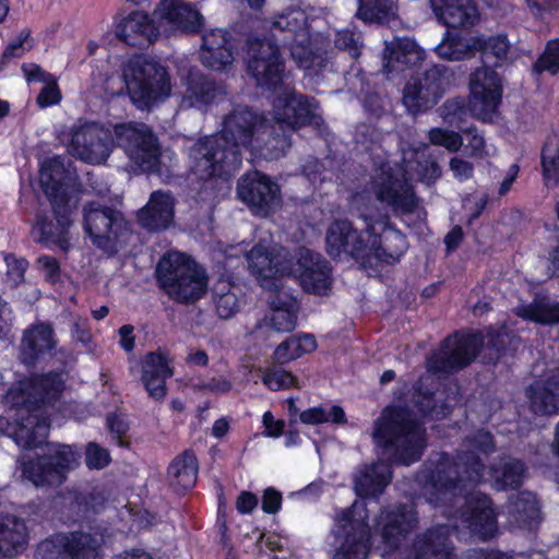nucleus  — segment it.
Instances as JSON below:
<instances>
[{"label":"nucleus","mask_w":559,"mask_h":559,"mask_svg":"<svg viewBox=\"0 0 559 559\" xmlns=\"http://www.w3.org/2000/svg\"><path fill=\"white\" fill-rule=\"evenodd\" d=\"M248 71L261 87L273 90L270 115L273 126L246 107L229 114L219 134L205 136L190 150L191 170L203 180L229 176L241 164V148L262 151L278 158L290 146L289 133L306 124L320 123L316 103L297 94L286 81L284 62L276 44L266 39L248 41Z\"/></svg>","instance_id":"nucleus-1"},{"label":"nucleus","mask_w":559,"mask_h":559,"mask_svg":"<svg viewBox=\"0 0 559 559\" xmlns=\"http://www.w3.org/2000/svg\"><path fill=\"white\" fill-rule=\"evenodd\" d=\"M469 442L473 451L485 454L493 447L492 437L485 431H478ZM523 475V464L515 460H508L501 467H492L484 473L480 471L479 456L474 452L461 455L455 463H452L448 455H441L424 487V495L427 501L435 506L464 504L465 511L460 515L462 527L486 539L497 530L496 513L488 497L479 492H468L466 497H460L456 491L462 492L481 480L491 481L498 490L516 488Z\"/></svg>","instance_id":"nucleus-2"},{"label":"nucleus","mask_w":559,"mask_h":559,"mask_svg":"<svg viewBox=\"0 0 559 559\" xmlns=\"http://www.w3.org/2000/svg\"><path fill=\"white\" fill-rule=\"evenodd\" d=\"M360 218L364 222L360 231L348 219H335L330 224L325 234L326 253L337 260L397 262L408 248L406 236L386 216L365 213Z\"/></svg>","instance_id":"nucleus-3"},{"label":"nucleus","mask_w":559,"mask_h":559,"mask_svg":"<svg viewBox=\"0 0 559 559\" xmlns=\"http://www.w3.org/2000/svg\"><path fill=\"white\" fill-rule=\"evenodd\" d=\"M108 95L128 93L139 109L151 110L171 95L170 75L167 69L154 59L135 55L124 60L109 58L93 73Z\"/></svg>","instance_id":"nucleus-4"},{"label":"nucleus","mask_w":559,"mask_h":559,"mask_svg":"<svg viewBox=\"0 0 559 559\" xmlns=\"http://www.w3.org/2000/svg\"><path fill=\"white\" fill-rule=\"evenodd\" d=\"M63 379L59 373L36 376L12 386L5 400L16 408L12 438L24 449L39 447L46 440L49 424L41 405L56 400L63 390Z\"/></svg>","instance_id":"nucleus-5"},{"label":"nucleus","mask_w":559,"mask_h":559,"mask_svg":"<svg viewBox=\"0 0 559 559\" xmlns=\"http://www.w3.org/2000/svg\"><path fill=\"white\" fill-rule=\"evenodd\" d=\"M372 439L383 455L404 465L418 461L426 445L420 424L403 408L388 407L374 424Z\"/></svg>","instance_id":"nucleus-6"},{"label":"nucleus","mask_w":559,"mask_h":559,"mask_svg":"<svg viewBox=\"0 0 559 559\" xmlns=\"http://www.w3.org/2000/svg\"><path fill=\"white\" fill-rule=\"evenodd\" d=\"M403 154L405 168H393L385 164L376 171L372 178V191L377 199L390 206L396 215L413 213L417 207V200L406 177V175L411 176V170L414 169L418 179L426 182L435 181L440 176V168L436 162L427 160L425 164L418 162L417 167L414 168L407 153Z\"/></svg>","instance_id":"nucleus-7"},{"label":"nucleus","mask_w":559,"mask_h":559,"mask_svg":"<svg viewBox=\"0 0 559 559\" xmlns=\"http://www.w3.org/2000/svg\"><path fill=\"white\" fill-rule=\"evenodd\" d=\"M69 177L63 159L53 156L41 163L39 170V182L45 194L50 199L57 217V225L48 223L45 219H38L33 228V234L38 240L53 243L67 250L69 243L68 228L72 223V210L64 198L63 186Z\"/></svg>","instance_id":"nucleus-8"},{"label":"nucleus","mask_w":559,"mask_h":559,"mask_svg":"<svg viewBox=\"0 0 559 559\" xmlns=\"http://www.w3.org/2000/svg\"><path fill=\"white\" fill-rule=\"evenodd\" d=\"M156 271L160 287L177 302H194L206 292L205 271L185 253H166L159 260Z\"/></svg>","instance_id":"nucleus-9"},{"label":"nucleus","mask_w":559,"mask_h":559,"mask_svg":"<svg viewBox=\"0 0 559 559\" xmlns=\"http://www.w3.org/2000/svg\"><path fill=\"white\" fill-rule=\"evenodd\" d=\"M230 251L235 252L225 251V254L234 257L238 252L246 253L250 274L266 290L277 289L293 271V260L287 250L278 246L271 247L260 242L248 251L240 243L231 246Z\"/></svg>","instance_id":"nucleus-10"},{"label":"nucleus","mask_w":559,"mask_h":559,"mask_svg":"<svg viewBox=\"0 0 559 559\" xmlns=\"http://www.w3.org/2000/svg\"><path fill=\"white\" fill-rule=\"evenodd\" d=\"M307 20L304 10L289 9L274 15L267 23V29L274 36L281 34V40L289 43L292 57L302 69L321 66L322 62L321 57L309 47L311 35Z\"/></svg>","instance_id":"nucleus-11"},{"label":"nucleus","mask_w":559,"mask_h":559,"mask_svg":"<svg viewBox=\"0 0 559 559\" xmlns=\"http://www.w3.org/2000/svg\"><path fill=\"white\" fill-rule=\"evenodd\" d=\"M83 227L93 245L107 253L117 252L130 236L128 223L119 212L94 202L84 207Z\"/></svg>","instance_id":"nucleus-12"},{"label":"nucleus","mask_w":559,"mask_h":559,"mask_svg":"<svg viewBox=\"0 0 559 559\" xmlns=\"http://www.w3.org/2000/svg\"><path fill=\"white\" fill-rule=\"evenodd\" d=\"M367 513L364 502L355 501L350 509L335 514V538L341 545L333 559H366L367 542L370 531L366 523Z\"/></svg>","instance_id":"nucleus-13"},{"label":"nucleus","mask_w":559,"mask_h":559,"mask_svg":"<svg viewBox=\"0 0 559 559\" xmlns=\"http://www.w3.org/2000/svg\"><path fill=\"white\" fill-rule=\"evenodd\" d=\"M114 133L117 144L143 171L158 170L159 146L156 138L146 126L122 123L115 127Z\"/></svg>","instance_id":"nucleus-14"},{"label":"nucleus","mask_w":559,"mask_h":559,"mask_svg":"<svg viewBox=\"0 0 559 559\" xmlns=\"http://www.w3.org/2000/svg\"><path fill=\"white\" fill-rule=\"evenodd\" d=\"M112 146L111 131L98 123H78L71 129L68 151L84 163L96 165L106 162Z\"/></svg>","instance_id":"nucleus-15"},{"label":"nucleus","mask_w":559,"mask_h":559,"mask_svg":"<svg viewBox=\"0 0 559 559\" xmlns=\"http://www.w3.org/2000/svg\"><path fill=\"white\" fill-rule=\"evenodd\" d=\"M80 452L67 444H49L47 459L43 462H28L23 466L24 476L36 487L60 485L64 473L79 464Z\"/></svg>","instance_id":"nucleus-16"},{"label":"nucleus","mask_w":559,"mask_h":559,"mask_svg":"<svg viewBox=\"0 0 559 559\" xmlns=\"http://www.w3.org/2000/svg\"><path fill=\"white\" fill-rule=\"evenodd\" d=\"M450 86V75L439 67L412 78L405 88L403 103L412 114L431 108Z\"/></svg>","instance_id":"nucleus-17"},{"label":"nucleus","mask_w":559,"mask_h":559,"mask_svg":"<svg viewBox=\"0 0 559 559\" xmlns=\"http://www.w3.org/2000/svg\"><path fill=\"white\" fill-rule=\"evenodd\" d=\"M469 111L478 119L490 121L501 98L498 74L489 68H479L469 80Z\"/></svg>","instance_id":"nucleus-18"},{"label":"nucleus","mask_w":559,"mask_h":559,"mask_svg":"<svg viewBox=\"0 0 559 559\" xmlns=\"http://www.w3.org/2000/svg\"><path fill=\"white\" fill-rule=\"evenodd\" d=\"M99 540L87 533L57 535L39 545L40 559H99Z\"/></svg>","instance_id":"nucleus-19"},{"label":"nucleus","mask_w":559,"mask_h":559,"mask_svg":"<svg viewBox=\"0 0 559 559\" xmlns=\"http://www.w3.org/2000/svg\"><path fill=\"white\" fill-rule=\"evenodd\" d=\"M238 195L255 214L261 216H267L281 205L277 183L258 171L241 178L238 183Z\"/></svg>","instance_id":"nucleus-20"},{"label":"nucleus","mask_w":559,"mask_h":559,"mask_svg":"<svg viewBox=\"0 0 559 559\" xmlns=\"http://www.w3.org/2000/svg\"><path fill=\"white\" fill-rule=\"evenodd\" d=\"M295 258L290 275L299 280L306 292L325 294L331 284L329 263L321 254L307 248L299 249Z\"/></svg>","instance_id":"nucleus-21"},{"label":"nucleus","mask_w":559,"mask_h":559,"mask_svg":"<svg viewBox=\"0 0 559 559\" xmlns=\"http://www.w3.org/2000/svg\"><path fill=\"white\" fill-rule=\"evenodd\" d=\"M480 334H455L445 340L437 359L439 365L432 361L430 367L437 371H448L467 366L476 356L483 344Z\"/></svg>","instance_id":"nucleus-22"},{"label":"nucleus","mask_w":559,"mask_h":559,"mask_svg":"<svg viewBox=\"0 0 559 559\" xmlns=\"http://www.w3.org/2000/svg\"><path fill=\"white\" fill-rule=\"evenodd\" d=\"M169 355L163 350L146 354L141 360V381L148 396L157 402L167 394L166 380L174 374Z\"/></svg>","instance_id":"nucleus-23"},{"label":"nucleus","mask_w":559,"mask_h":559,"mask_svg":"<svg viewBox=\"0 0 559 559\" xmlns=\"http://www.w3.org/2000/svg\"><path fill=\"white\" fill-rule=\"evenodd\" d=\"M160 28L198 32L202 25V15L182 0H163L153 13Z\"/></svg>","instance_id":"nucleus-24"},{"label":"nucleus","mask_w":559,"mask_h":559,"mask_svg":"<svg viewBox=\"0 0 559 559\" xmlns=\"http://www.w3.org/2000/svg\"><path fill=\"white\" fill-rule=\"evenodd\" d=\"M115 34L122 41L132 46L154 43L160 34V25L144 11H133L116 22Z\"/></svg>","instance_id":"nucleus-25"},{"label":"nucleus","mask_w":559,"mask_h":559,"mask_svg":"<svg viewBox=\"0 0 559 559\" xmlns=\"http://www.w3.org/2000/svg\"><path fill=\"white\" fill-rule=\"evenodd\" d=\"M269 292V313L264 318L266 325L277 332L293 331L299 312L297 299L284 289V284Z\"/></svg>","instance_id":"nucleus-26"},{"label":"nucleus","mask_w":559,"mask_h":559,"mask_svg":"<svg viewBox=\"0 0 559 559\" xmlns=\"http://www.w3.org/2000/svg\"><path fill=\"white\" fill-rule=\"evenodd\" d=\"M439 22L449 27H469L478 23L480 13L474 0H429Z\"/></svg>","instance_id":"nucleus-27"},{"label":"nucleus","mask_w":559,"mask_h":559,"mask_svg":"<svg viewBox=\"0 0 559 559\" xmlns=\"http://www.w3.org/2000/svg\"><path fill=\"white\" fill-rule=\"evenodd\" d=\"M417 516L412 507H397L381 512L376 528L389 548L396 547L401 537L415 527Z\"/></svg>","instance_id":"nucleus-28"},{"label":"nucleus","mask_w":559,"mask_h":559,"mask_svg":"<svg viewBox=\"0 0 559 559\" xmlns=\"http://www.w3.org/2000/svg\"><path fill=\"white\" fill-rule=\"evenodd\" d=\"M425 58V52L411 38H396L385 44L383 53V71L390 74L416 67Z\"/></svg>","instance_id":"nucleus-29"},{"label":"nucleus","mask_w":559,"mask_h":559,"mask_svg":"<svg viewBox=\"0 0 559 559\" xmlns=\"http://www.w3.org/2000/svg\"><path fill=\"white\" fill-rule=\"evenodd\" d=\"M527 397L535 414L552 415L559 412V370L536 380L527 389Z\"/></svg>","instance_id":"nucleus-30"},{"label":"nucleus","mask_w":559,"mask_h":559,"mask_svg":"<svg viewBox=\"0 0 559 559\" xmlns=\"http://www.w3.org/2000/svg\"><path fill=\"white\" fill-rule=\"evenodd\" d=\"M202 63L213 70H222L234 61V44L227 32L212 29L203 35L200 52Z\"/></svg>","instance_id":"nucleus-31"},{"label":"nucleus","mask_w":559,"mask_h":559,"mask_svg":"<svg viewBox=\"0 0 559 559\" xmlns=\"http://www.w3.org/2000/svg\"><path fill=\"white\" fill-rule=\"evenodd\" d=\"M449 531L436 526L416 537L407 559H454L448 543Z\"/></svg>","instance_id":"nucleus-32"},{"label":"nucleus","mask_w":559,"mask_h":559,"mask_svg":"<svg viewBox=\"0 0 559 559\" xmlns=\"http://www.w3.org/2000/svg\"><path fill=\"white\" fill-rule=\"evenodd\" d=\"M57 345L55 333L48 324H36L25 330L21 343V357L24 364L33 365L49 354Z\"/></svg>","instance_id":"nucleus-33"},{"label":"nucleus","mask_w":559,"mask_h":559,"mask_svg":"<svg viewBox=\"0 0 559 559\" xmlns=\"http://www.w3.org/2000/svg\"><path fill=\"white\" fill-rule=\"evenodd\" d=\"M174 198L165 192L155 191L147 204L139 212L141 225L148 230H162L170 226L174 218Z\"/></svg>","instance_id":"nucleus-34"},{"label":"nucleus","mask_w":559,"mask_h":559,"mask_svg":"<svg viewBox=\"0 0 559 559\" xmlns=\"http://www.w3.org/2000/svg\"><path fill=\"white\" fill-rule=\"evenodd\" d=\"M222 95L223 91L214 82L203 75L191 74L188 78L179 107L182 109H204Z\"/></svg>","instance_id":"nucleus-35"},{"label":"nucleus","mask_w":559,"mask_h":559,"mask_svg":"<svg viewBox=\"0 0 559 559\" xmlns=\"http://www.w3.org/2000/svg\"><path fill=\"white\" fill-rule=\"evenodd\" d=\"M391 479L388 464L380 462L366 467L355 480V489L360 497H378Z\"/></svg>","instance_id":"nucleus-36"},{"label":"nucleus","mask_w":559,"mask_h":559,"mask_svg":"<svg viewBox=\"0 0 559 559\" xmlns=\"http://www.w3.org/2000/svg\"><path fill=\"white\" fill-rule=\"evenodd\" d=\"M168 477L176 490H188L197 483L198 462L192 452H183L168 467Z\"/></svg>","instance_id":"nucleus-37"},{"label":"nucleus","mask_w":559,"mask_h":559,"mask_svg":"<svg viewBox=\"0 0 559 559\" xmlns=\"http://www.w3.org/2000/svg\"><path fill=\"white\" fill-rule=\"evenodd\" d=\"M27 543L26 526L15 518L0 519V555L10 557L22 551Z\"/></svg>","instance_id":"nucleus-38"},{"label":"nucleus","mask_w":559,"mask_h":559,"mask_svg":"<svg viewBox=\"0 0 559 559\" xmlns=\"http://www.w3.org/2000/svg\"><path fill=\"white\" fill-rule=\"evenodd\" d=\"M483 44L484 36L471 38L448 36L436 47V52L442 59L456 61L471 57Z\"/></svg>","instance_id":"nucleus-39"},{"label":"nucleus","mask_w":559,"mask_h":559,"mask_svg":"<svg viewBox=\"0 0 559 559\" xmlns=\"http://www.w3.org/2000/svg\"><path fill=\"white\" fill-rule=\"evenodd\" d=\"M511 523L518 526H532L539 516V506L534 493L521 492L508 506Z\"/></svg>","instance_id":"nucleus-40"},{"label":"nucleus","mask_w":559,"mask_h":559,"mask_svg":"<svg viewBox=\"0 0 559 559\" xmlns=\"http://www.w3.org/2000/svg\"><path fill=\"white\" fill-rule=\"evenodd\" d=\"M317 348L316 338L312 335L304 334L292 336L281 343L273 353V359L281 365L287 364L309 354Z\"/></svg>","instance_id":"nucleus-41"},{"label":"nucleus","mask_w":559,"mask_h":559,"mask_svg":"<svg viewBox=\"0 0 559 559\" xmlns=\"http://www.w3.org/2000/svg\"><path fill=\"white\" fill-rule=\"evenodd\" d=\"M515 313L537 323H557L559 322V304L538 299L528 306L518 307Z\"/></svg>","instance_id":"nucleus-42"},{"label":"nucleus","mask_w":559,"mask_h":559,"mask_svg":"<svg viewBox=\"0 0 559 559\" xmlns=\"http://www.w3.org/2000/svg\"><path fill=\"white\" fill-rule=\"evenodd\" d=\"M395 11V0H359L358 16L366 22L389 21Z\"/></svg>","instance_id":"nucleus-43"},{"label":"nucleus","mask_w":559,"mask_h":559,"mask_svg":"<svg viewBox=\"0 0 559 559\" xmlns=\"http://www.w3.org/2000/svg\"><path fill=\"white\" fill-rule=\"evenodd\" d=\"M214 304L217 314L225 320L231 318L240 308L238 295L225 281H221L214 288Z\"/></svg>","instance_id":"nucleus-44"},{"label":"nucleus","mask_w":559,"mask_h":559,"mask_svg":"<svg viewBox=\"0 0 559 559\" xmlns=\"http://www.w3.org/2000/svg\"><path fill=\"white\" fill-rule=\"evenodd\" d=\"M300 420L307 425H319L324 423L345 424L346 416L342 407L334 405L332 407H312L300 414Z\"/></svg>","instance_id":"nucleus-45"},{"label":"nucleus","mask_w":559,"mask_h":559,"mask_svg":"<svg viewBox=\"0 0 559 559\" xmlns=\"http://www.w3.org/2000/svg\"><path fill=\"white\" fill-rule=\"evenodd\" d=\"M263 383L272 391L299 388L298 379L292 372L278 368L267 369Z\"/></svg>","instance_id":"nucleus-46"},{"label":"nucleus","mask_w":559,"mask_h":559,"mask_svg":"<svg viewBox=\"0 0 559 559\" xmlns=\"http://www.w3.org/2000/svg\"><path fill=\"white\" fill-rule=\"evenodd\" d=\"M542 162L547 182L556 183L559 179V143H550L544 147Z\"/></svg>","instance_id":"nucleus-47"},{"label":"nucleus","mask_w":559,"mask_h":559,"mask_svg":"<svg viewBox=\"0 0 559 559\" xmlns=\"http://www.w3.org/2000/svg\"><path fill=\"white\" fill-rule=\"evenodd\" d=\"M429 140L431 144L443 146L450 152H457L462 144V136L454 131L442 128H433L429 131Z\"/></svg>","instance_id":"nucleus-48"},{"label":"nucleus","mask_w":559,"mask_h":559,"mask_svg":"<svg viewBox=\"0 0 559 559\" xmlns=\"http://www.w3.org/2000/svg\"><path fill=\"white\" fill-rule=\"evenodd\" d=\"M34 47V40L28 28L22 29L4 49L2 57L7 60L22 57Z\"/></svg>","instance_id":"nucleus-49"},{"label":"nucleus","mask_w":559,"mask_h":559,"mask_svg":"<svg viewBox=\"0 0 559 559\" xmlns=\"http://www.w3.org/2000/svg\"><path fill=\"white\" fill-rule=\"evenodd\" d=\"M510 50V43L506 35H496L488 38L484 37V44L477 47V51L491 53L498 60H504Z\"/></svg>","instance_id":"nucleus-50"},{"label":"nucleus","mask_w":559,"mask_h":559,"mask_svg":"<svg viewBox=\"0 0 559 559\" xmlns=\"http://www.w3.org/2000/svg\"><path fill=\"white\" fill-rule=\"evenodd\" d=\"M535 68L539 72L548 71L550 73H556L559 70V41L548 43Z\"/></svg>","instance_id":"nucleus-51"},{"label":"nucleus","mask_w":559,"mask_h":559,"mask_svg":"<svg viewBox=\"0 0 559 559\" xmlns=\"http://www.w3.org/2000/svg\"><path fill=\"white\" fill-rule=\"evenodd\" d=\"M335 45L338 49L347 50L353 58H357L360 55L359 36H355L350 31L337 32Z\"/></svg>","instance_id":"nucleus-52"},{"label":"nucleus","mask_w":559,"mask_h":559,"mask_svg":"<svg viewBox=\"0 0 559 559\" xmlns=\"http://www.w3.org/2000/svg\"><path fill=\"white\" fill-rule=\"evenodd\" d=\"M109 463V453L96 443H90L86 449V464L90 468H103Z\"/></svg>","instance_id":"nucleus-53"},{"label":"nucleus","mask_w":559,"mask_h":559,"mask_svg":"<svg viewBox=\"0 0 559 559\" xmlns=\"http://www.w3.org/2000/svg\"><path fill=\"white\" fill-rule=\"evenodd\" d=\"M61 99V93L55 81L49 82L37 96V104L41 108L56 105Z\"/></svg>","instance_id":"nucleus-54"},{"label":"nucleus","mask_w":559,"mask_h":559,"mask_svg":"<svg viewBox=\"0 0 559 559\" xmlns=\"http://www.w3.org/2000/svg\"><path fill=\"white\" fill-rule=\"evenodd\" d=\"M463 132L468 136L466 147L471 150L472 156L483 157L488 154L483 135H480L475 129H466L463 130Z\"/></svg>","instance_id":"nucleus-55"},{"label":"nucleus","mask_w":559,"mask_h":559,"mask_svg":"<svg viewBox=\"0 0 559 559\" xmlns=\"http://www.w3.org/2000/svg\"><path fill=\"white\" fill-rule=\"evenodd\" d=\"M282 506V495L274 488H267L262 496V510L265 513L274 514Z\"/></svg>","instance_id":"nucleus-56"},{"label":"nucleus","mask_w":559,"mask_h":559,"mask_svg":"<svg viewBox=\"0 0 559 559\" xmlns=\"http://www.w3.org/2000/svg\"><path fill=\"white\" fill-rule=\"evenodd\" d=\"M263 426L265 427V436L271 438H278L282 436L285 421L275 419L271 412H265L262 417Z\"/></svg>","instance_id":"nucleus-57"},{"label":"nucleus","mask_w":559,"mask_h":559,"mask_svg":"<svg viewBox=\"0 0 559 559\" xmlns=\"http://www.w3.org/2000/svg\"><path fill=\"white\" fill-rule=\"evenodd\" d=\"M37 264L45 276L53 282L59 274V264L57 260L49 255H43L37 259Z\"/></svg>","instance_id":"nucleus-58"},{"label":"nucleus","mask_w":559,"mask_h":559,"mask_svg":"<svg viewBox=\"0 0 559 559\" xmlns=\"http://www.w3.org/2000/svg\"><path fill=\"white\" fill-rule=\"evenodd\" d=\"M450 168L453 171L454 177L460 180H466L473 174V165L459 157H453L451 159Z\"/></svg>","instance_id":"nucleus-59"},{"label":"nucleus","mask_w":559,"mask_h":559,"mask_svg":"<svg viewBox=\"0 0 559 559\" xmlns=\"http://www.w3.org/2000/svg\"><path fill=\"white\" fill-rule=\"evenodd\" d=\"M258 497L249 491H241L236 501L237 510L242 513H250L258 506Z\"/></svg>","instance_id":"nucleus-60"},{"label":"nucleus","mask_w":559,"mask_h":559,"mask_svg":"<svg viewBox=\"0 0 559 559\" xmlns=\"http://www.w3.org/2000/svg\"><path fill=\"white\" fill-rule=\"evenodd\" d=\"M5 261L8 265V275L11 276L14 282L21 281L27 267V262L23 259H15L13 257H7Z\"/></svg>","instance_id":"nucleus-61"},{"label":"nucleus","mask_w":559,"mask_h":559,"mask_svg":"<svg viewBox=\"0 0 559 559\" xmlns=\"http://www.w3.org/2000/svg\"><path fill=\"white\" fill-rule=\"evenodd\" d=\"M463 114V108L461 103L457 100H448L443 106V118L450 123H455L459 127L457 120H461V115Z\"/></svg>","instance_id":"nucleus-62"},{"label":"nucleus","mask_w":559,"mask_h":559,"mask_svg":"<svg viewBox=\"0 0 559 559\" xmlns=\"http://www.w3.org/2000/svg\"><path fill=\"white\" fill-rule=\"evenodd\" d=\"M22 71L27 81H41L46 82L50 79V74L45 72L39 66L27 63L22 66Z\"/></svg>","instance_id":"nucleus-63"},{"label":"nucleus","mask_w":559,"mask_h":559,"mask_svg":"<svg viewBox=\"0 0 559 559\" xmlns=\"http://www.w3.org/2000/svg\"><path fill=\"white\" fill-rule=\"evenodd\" d=\"M204 388L216 394L227 393L231 389V382L227 378L219 376L212 378L204 384Z\"/></svg>","instance_id":"nucleus-64"}]
</instances>
